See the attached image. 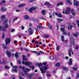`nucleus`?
<instances>
[{"instance_id": "1", "label": "nucleus", "mask_w": 79, "mask_h": 79, "mask_svg": "<svg viewBox=\"0 0 79 79\" xmlns=\"http://www.w3.org/2000/svg\"><path fill=\"white\" fill-rule=\"evenodd\" d=\"M40 69L42 73H45V70H47L48 69V64L44 66L43 68V69L42 68H40Z\"/></svg>"}, {"instance_id": "2", "label": "nucleus", "mask_w": 79, "mask_h": 79, "mask_svg": "<svg viewBox=\"0 0 79 79\" xmlns=\"http://www.w3.org/2000/svg\"><path fill=\"white\" fill-rule=\"evenodd\" d=\"M22 63L23 64H25V65H30V64H32V62L27 61H23Z\"/></svg>"}, {"instance_id": "3", "label": "nucleus", "mask_w": 79, "mask_h": 79, "mask_svg": "<svg viewBox=\"0 0 79 79\" xmlns=\"http://www.w3.org/2000/svg\"><path fill=\"white\" fill-rule=\"evenodd\" d=\"M37 7H31L29 10V12L30 13H32L33 10H36Z\"/></svg>"}, {"instance_id": "4", "label": "nucleus", "mask_w": 79, "mask_h": 79, "mask_svg": "<svg viewBox=\"0 0 79 79\" xmlns=\"http://www.w3.org/2000/svg\"><path fill=\"white\" fill-rule=\"evenodd\" d=\"M11 41V39L10 38H6L5 40V43L6 45H7V44H10V41Z\"/></svg>"}, {"instance_id": "5", "label": "nucleus", "mask_w": 79, "mask_h": 79, "mask_svg": "<svg viewBox=\"0 0 79 79\" xmlns=\"http://www.w3.org/2000/svg\"><path fill=\"white\" fill-rule=\"evenodd\" d=\"M8 23V19H6L4 23V24L5 25V27L6 28H8V24H6V23Z\"/></svg>"}, {"instance_id": "6", "label": "nucleus", "mask_w": 79, "mask_h": 79, "mask_svg": "<svg viewBox=\"0 0 79 79\" xmlns=\"http://www.w3.org/2000/svg\"><path fill=\"white\" fill-rule=\"evenodd\" d=\"M19 68H20V69H22L24 73H26L27 74V73L26 72V71L25 70V68H24V67L20 66H19Z\"/></svg>"}, {"instance_id": "7", "label": "nucleus", "mask_w": 79, "mask_h": 79, "mask_svg": "<svg viewBox=\"0 0 79 79\" xmlns=\"http://www.w3.org/2000/svg\"><path fill=\"white\" fill-rule=\"evenodd\" d=\"M70 40H71V45H74V39H73V37H72L70 38Z\"/></svg>"}, {"instance_id": "8", "label": "nucleus", "mask_w": 79, "mask_h": 79, "mask_svg": "<svg viewBox=\"0 0 79 79\" xmlns=\"http://www.w3.org/2000/svg\"><path fill=\"white\" fill-rule=\"evenodd\" d=\"M28 31L29 33V34H30V35H31V34H32L33 33V30H32V29H31V28L30 27L28 30Z\"/></svg>"}, {"instance_id": "9", "label": "nucleus", "mask_w": 79, "mask_h": 79, "mask_svg": "<svg viewBox=\"0 0 79 79\" xmlns=\"http://www.w3.org/2000/svg\"><path fill=\"white\" fill-rule=\"evenodd\" d=\"M69 53H68V55H69V56H71V52H73V50L72 49H69Z\"/></svg>"}, {"instance_id": "10", "label": "nucleus", "mask_w": 79, "mask_h": 79, "mask_svg": "<svg viewBox=\"0 0 79 79\" xmlns=\"http://www.w3.org/2000/svg\"><path fill=\"white\" fill-rule=\"evenodd\" d=\"M67 10H68L69 11H68L67 10H66L65 11V14L66 15H68V14H69V12L71 11V9H70V8L69 7H67Z\"/></svg>"}, {"instance_id": "11", "label": "nucleus", "mask_w": 79, "mask_h": 79, "mask_svg": "<svg viewBox=\"0 0 79 79\" xmlns=\"http://www.w3.org/2000/svg\"><path fill=\"white\" fill-rule=\"evenodd\" d=\"M6 54L8 56V57L10 58V56H11V53L9 51H6Z\"/></svg>"}, {"instance_id": "12", "label": "nucleus", "mask_w": 79, "mask_h": 79, "mask_svg": "<svg viewBox=\"0 0 79 79\" xmlns=\"http://www.w3.org/2000/svg\"><path fill=\"white\" fill-rule=\"evenodd\" d=\"M73 63V60L71 58H70L69 60V62L68 63L69 65H71Z\"/></svg>"}, {"instance_id": "13", "label": "nucleus", "mask_w": 79, "mask_h": 79, "mask_svg": "<svg viewBox=\"0 0 79 79\" xmlns=\"http://www.w3.org/2000/svg\"><path fill=\"white\" fill-rule=\"evenodd\" d=\"M25 4H21L18 5L17 7H18L19 8H21L25 6Z\"/></svg>"}, {"instance_id": "14", "label": "nucleus", "mask_w": 79, "mask_h": 79, "mask_svg": "<svg viewBox=\"0 0 79 79\" xmlns=\"http://www.w3.org/2000/svg\"><path fill=\"white\" fill-rule=\"evenodd\" d=\"M55 14L56 16H58V17H59V18H61L62 17L61 14H58V13H56Z\"/></svg>"}, {"instance_id": "15", "label": "nucleus", "mask_w": 79, "mask_h": 79, "mask_svg": "<svg viewBox=\"0 0 79 79\" xmlns=\"http://www.w3.org/2000/svg\"><path fill=\"white\" fill-rule=\"evenodd\" d=\"M37 28L38 29H42L43 28V27L41 25L37 26Z\"/></svg>"}, {"instance_id": "16", "label": "nucleus", "mask_w": 79, "mask_h": 79, "mask_svg": "<svg viewBox=\"0 0 79 79\" xmlns=\"http://www.w3.org/2000/svg\"><path fill=\"white\" fill-rule=\"evenodd\" d=\"M25 74H26L28 76V78H29V79H31L32 76H33V74H31L28 75V74H27H27H26V73H25Z\"/></svg>"}, {"instance_id": "17", "label": "nucleus", "mask_w": 79, "mask_h": 79, "mask_svg": "<svg viewBox=\"0 0 79 79\" xmlns=\"http://www.w3.org/2000/svg\"><path fill=\"white\" fill-rule=\"evenodd\" d=\"M26 58V56L25 55H23V60H25V61H27V59L26 58Z\"/></svg>"}, {"instance_id": "18", "label": "nucleus", "mask_w": 79, "mask_h": 79, "mask_svg": "<svg viewBox=\"0 0 79 79\" xmlns=\"http://www.w3.org/2000/svg\"><path fill=\"white\" fill-rule=\"evenodd\" d=\"M2 30L3 31H5V29L3 27H0V31Z\"/></svg>"}, {"instance_id": "19", "label": "nucleus", "mask_w": 79, "mask_h": 79, "mask_svg": "<svg viewBox=\"0 0 79 79\" xmlns=\"http://www.w3.org/2000/svg\"><path fill=\"white\" fill-rule=\"evenodd\" d=\"M6 10V8L2 7V9H1V11H5Z\"/></svg>"}, {"instance_id": "20", "label": "nucleus", "mask_w": 79, "mask_h": 79, "mask_svg": "<svg viewBox=\"0 0 79 79\" xmlns=\"http://www.w3.org/2000/svg\"><path fill=\"white\" fill-rule=\"evenodd\" d=\"M66 3H68L69 5H71L72 4V3H71V1L69 0H66Z\"/></svg>"}, {"instance_id": "21", "label": "nucleus", "mask_w": 79, "mask_h": 79, "mask_svg": "<svg viewBox=\"0 0 79 79\" xmlns=\"http://www.w3.org/2000/svg\"><path fill=\"white\" fill-rule=\"evenodd\" d=\"M24 18L26 19H29V17L27 15H25L24 16Z\"/></svg>"}, {"instance_id": "22", "label": "nucleus", "mask_w": 79, "mask_h": 79, "mask_svg": "<svg viewBox=\"0 0 79 79\" xmlns=\"http://www.w3.org/2000/svg\"><path fill=\"white\" fill-rule=\"evenodd\" d=\"M42 64L41 63L36 64V65L38 66V67H40V66H42Z\"/></svg>"}, {"instance_id": "23", "label": "nucleus", "mask_w": 79, "mask_h": 79, "mask_svg": "<svg viewBox=\"0 0 79 79\" xmlns=\"http://www.w3.org/2000/svg\"><path fill=\"white\" fill-rule=\"evenodd\" d=\"M6 61H0V64H6Z\"/></svg>"}, {"instance_id": "24", "label": "nucleus", "mask_w": 79, "mask_h": 79, "mask_svg": "<svg viewBox=\"0 0 79 79\" xmlns=\"http://www.w3.org/2000/svg\"><path fill=\"white\" fill-rule=\"evenodd\" d=\"M6 17V16L5 15H2L1 16V19H4Z\"/></svg>"}, {"instance_id": "25", "label": "nucleus", "mask_w": 79, "mask_h": 79, "mask_svg": "<svg viewBox=\"0 0 79 79\" xmlns=\"http://www.w3.org/2000/svg\"><path fill=\"white\" fill-rule=\"evenodd\" d=\"M57 20L58 22H62L63 21V20L61 19H57Z\"/></svg>"}, {"instance_id": "26", "label": "nucleus", "mask_w": 79, "mask_h": 79, "mask_svg": "<svg viewBox=\"0 0 79 79\" xmlns=\"http://www.w3.org/2000/svg\"><path fill=\"white\" fill-rule=\"evenodd\" d=\"M76 23L77 24V26H78V27H79V20H77V19L76 20Z\"/></svg>"}, {"instance_id": "27", "label": "nucleus", "mask_w": 79, "mask_h": 79, "mask_svg": "<svg viewBox=\"0 0 79 79\" xmlns=\"http://www.w3.org/2000/svg\"><path fill=\"white\" fill-rule=\"evenodd\" d=\"M72 27H73V26L71 25H69V26L68 27V29L69 30H71V29H72Z\"/></svg>"}, {"instance_id": "28", "label": "nucleus", "mask_w": 79, "mask_h": 79, "mask_svg": "<svg viewBox=\"0 0 79 79\" xmlns=\"http://www.w3.org/2000/svg\"><path fill=\"white\" fill-rule=\"evenodd\" d=\"M60 64L59 63H57L56 64V67H58V66H60Z\"/></svg>"}, {"instance_id": "29", "label": "nucleus", "mask_w": 79, "mask_h": 79, "mask_svg": "<svg viewBox=\"0 0 79 79\" xmlns=\"http://www.w3.org/2000/svg\"><path fill=\"white\" fill-rule=\"evenodd\" d=\"M4 68L6 69H9V67L7 65H6L4 66Z\"/></svg>"}, {"instance_id": "30", "label": "nucleus", "mask_w": 79, "mask_h": 79, "mask_svg": "<svg viewBox=\"0 0 79 79\" xmlns=\"http://www.w3.org/2000/svg\"><path fill=\"white\" fill-rule=\"evenodd\" d=\"M48 27L51 29H52V25H51V24H50V23H49L48 24Z\"/></svg>"}, {"instance_id": "31", "label": "nucleus", "mask_w": 79, "mask_h": 79, "mask_svg": "<svg viewBox=\"0 0 79 79\" xmlns=\"http://www.w3.org/2000/svg\"><path fill=\"white\" fill-rule=\"evenodd\" d=\"M26 69L27 70V71L28 72L29 71H31V69H28L27 68H26L25 69V71H26Z\"/></svg>"}, {"instance_id": "32", "label": "nucleus", "mask_w": 79, "mask_h": 79, "mask_svg": "<svg viewBox=\"0 0 79 79\" xmlns=\"http://www.w3.org/2000/svg\"><path fill=\"white\" fill-rule=\"evenodd\" d=\"M60 31L62 32H64L65 31V29H64V28L62 27L60 28Z\"/></svg>"}, {"instance_id": "33", "label": "nucleus", "mask_w": 79, "mask_h": 79, "mask_svg": "<svg viewBox=\"0 0 79 79\" xmlns=\"http://www.w3.org/2000/svg\"><path fill=\"white\" fill-rule=\"evenodd\" d=\"M14 71L15 72V73H16L17 72V71H18L16 69H12V72H14Z\"/></svg>"}, {"instance_id": "34", "label": "nucleus", "mask_w": 79, "mask_h": 79, "mask_svg": "<svg viewBox=\"0 0 79 79\" xmlns=\"http://www.w3.org/2000/svg\"><path fill=\"white\" fill-rule=\"evenodd\" d=\"M15 56L16 58H18L19 57V56H18V53L16 52L15 54Z\"/></svg>"}, {"instance_id": "35", "label": "nucleus", "mask_w": 79, "mask_h": 79, "mask_svg": "<svg viewBox=\"0 0 79 79\" xmlns=\"http://www.w3.org/2000/svg\"><path fill=\"white\" fill-rule=\"evenodd\" d=\"M72 13L73 15H75V11L74 10H72Z\"/></svg>"}, {"instance_id": "36", "label": "nucleus", "mask_w": 79, "mask_h": 79, "mask_svg": "<svg viewBox=\"0 0 79 79\" xmlns=\"http://www.w3.org/2000/svg\"><path fill=\"white\" fill-rule=\"evenodd\" d=\"M42 13L43 15H45V11L42 10Z\"/></svg>"}, {"instance_id": "37", "label": "nucleus", "mask_w": 79, "mask_h": 79, "mask_svg": "<svg viewBox=\"0 0 79 79\" xmlns=\"http://www.w3.org/2000/svg\"><path fill=\"white\" fill-rule=\"evenodd\" d=\"M18 19V17H15V18H14L13 19V21H16V20H17Z\"/></svg>"}, {"instance_id": "38", "label": "nucleus", "mask_w": 79, "mask_h": 79, "mask_svg": "<svg viewBox=\"0 0 79 79\" xmlns=\"http://www.w3.org/2000/svg\"><path fill=\"white\" fill-rule=\"evenodd\" d=\"M61 40L62 41V42H63V41H64V36L63 35H62L61 37Z\"/></svg>"}, {"instance_id": "39", "label": "nucleus", "mask_w": 79, "mask_h": 79, "mask_svg": "<svg viewBox=\"0 0 79 79\" xmlns=\"http://www.w3.org/2000/svg\"><path fill=\"white\" fill-rule=\"evenodd\" d=\"M60 46H58L56 47V50L57 51H58L59 50H60Z\"/></svg>"}, {"instance_id": "40", "label": "nucleus", "mask_w": 79, "mask_h": 79, "mask_svg": "<svg viewBox=\"0 0 79 79\" xmlns=\"http://www.w3.org/2000/svg\"><path fill=\"white\" fill-rule=\"evenodd\" d=\"M2 46L4 48H6V45L5 44H3Z\"/></svg>"}, {"instance_id": "41", "label": "nucleus", "mask_w": 79, "mask_h": 79, "mask_svg": "<svg viewBox=\"0 0 79 79\" xmlns=\"http://www.w3.org/2000/svg\"><path fill=\"white\" fill-rule=\"evenodd\" d=\"M50 58L51 60H54V59H55V57H54V56H51L50 57Z\"/></svg>"}, {"instance_id": "42", "label": "nucleus", "mask_w": 79, "mask_h": 79, "mask_svg": "<svg viewBox=\"0 0 79 79\" xmlns=\"http://www.w3.org/2000/svg\"><path fill=\"white\" fill-rule=\"evenodd\" d=\"M44 37H45L47 38L48 37H49V35H43Z\"/></svg>"}, {"instance_id": "43", "label": "nucleus", "mask_w": 79, "mask_h": 79, "mask_svg": "<svg viewBox=\"0 0 79 79\" xmlns=\"http://www.w3.org/2000/svg\"><path fill=\"white\" fill-rule=\"evenodd\" d=\"M73 35L75 37H77V35L76 34H73Z\"/></svg>"}, {"instance_id": "44", "label": "nucleus", "mask_w": 79, "mask_h": 79, "mask_svg": "<svg viewBox=\"0 0 79 79\" xmlns=\"http://www.w3.org/2000/svg\"><path fill=\"white\" fill-rule=\"evenodd\" d=\"M72 69H73V70H74L75 71H77V69L75 67H73L72 68Z\"/></svg>"}, {"instance_id": "45", "label": "nucleus", "mask_w": 79, "mask_h": 79, "mask_svg": "<svg viewBox=\"0 0 79 79\" xmlns=\"http://www.w3.org/2000/svg\"><path fill=\"white\" fill-rule=\"evenodd\" d=\"M63 34L64 35H67V33H66V31H64L63 32Z\"/></svg>"}, {"instance_id": "46", "label": "nucleus", "mask_w": 79, "mask_h": 79, "mask_svg": "<svg viewBox=\"0 0 79 79\" xmlns=\"http://www.w3.org/2000/svg\"><path fill=\"white\" fill-rule=\"evenodd\" d=\"M12 68L13 69H17V68H18V67L17 66H13Z\"/></svg>"}, {"instance_id": "47", "label": "nucleus", "mask_w": 79, "mask_h": 79, "mask_svg": "<svg viewBox=\"0 0 79 79\" xmlns=\"http://www.w3.org/2000/svg\"><path fill=\"white\" fill-rule=\"evenodd\" d=\"M5 34L3 33L2 34V39H4V38H5Z\"/></svg>"}, {"instance_id": "48", "label": "nucleus", "mask_w": 79, "mask_h": 79, "mask_svg": "<svg viewBox=\"0 0 79 79\" xmlns=\"http://www.w3.org/2000/svg\"><path fill=\"white\" fill-rule=\"evenodd\" d=\"M79 77V74L78 73H77L76 77L78 78Z\"/></svg>"}, {"instance_id": "49", "label": "nucleus", "mask_w": 79, "mask_h": 79, "mask_svg": "<svg viewBox=\"0 0 79 79\" xmlns=\"http://www.w3.org/2000/svg\"><path fill=\"white\" fill-rule=\"evenodd\" d=\"M15 29H12L11 30V32H15Z\"/></svg>"}, {"instance_id": "50", "label": "nucleus", "mask_w": 79, "mask_h": 79, "mask_svg": "<svg viewBox=\"0 0 79 79\" xmlns=\"http://www.w3.org/2000/svg\"><path fill=\"white\" fill-rule=\"evenodd\" d=\"M59 4H60V5H63V3L62 2H59Z\"/></svg>"}, {"instance_id": "51", "label": "nucleus", "mask_w": 79, "mask_h": 79, "mask_svg": "<svg viewBox=\"0 0 79 79\" xmlns=\"http://www.w3.org/2000/svg\"><path fill=\"white\" fill-rule=\"evenodd\" d=\"M11 78L13 79H16V78H15V76H11Z\"/></svg>"}, {"instance_id": "52", "label": "nucleus", "mask_w": 79, "mask_h": 79, "mask_svg": "<svg viewBox=\"0 0 79 79\" xmlns=\"http://www.w3.org/2000/svg\"><path fill=\"white\" fill-rule=\"evenodd\" d=\"M63 70H66V68L64 67H63Z\"/></svg>"}, {"instance_id": "53", "label": "nucleus", "mask_w": 79, "mask_h": 79, "mask_svg": "<svg viewBox=\"0 0 79 79\" xmlns=\"http://www.w3.org/2000/svg\"><path fill=\"white\" fill-rule=\"evenodd\" d=\"M79 48V46H77L76 47V50H77V49H78V48Z\"/></svg>"}, {"instance_id": "54", "label": "nucleus", "mask_w": 79, "mask_h": 79, "mask_svg": "<svg viewBox=\"0 0 79 79\" xmlns=\"http://www.w3.org/2000/svg\"><path fill=\"white\" fill-rule=\"evenodd\" d=\"M60 3H57L56 4V6H60Z\"/></svg>"}, {"instance_id": "55", "label": "nucleus", "mask_w": 79, "mask_h": 79, "mask_svg": "<svg viewBox=\"0 0 79 79\" xmlns=\"http://www.w3.org/2000/svg\"><path fill=\"white\" fill-rule=\"evenodd\" d=\"M6 2V1L5 0H2V2L3 3H5Z\"/></svg>"}, {"instance_id": "56", "label": "nucleus", "mask_w": 79, "mask_h": 79, "mask_svg": "<svg viewBox=\"0 0 79 79\" xmlns=\"http://www.w3.org/2000/svg\"><path fill=\"white\" fill-rule=\"evenodd\" d=\"M21 29H22V30H23L24 29V26H22V27H21Z\"/></svg>"}, {"instance_id": "57", "label": "nucleus", "mask_w": 79, "mask_h": 79, "mask_svg": "<svg viewBox=\"0 0 79 79\" xmlns=\"http://www.w3.org/2000/svg\"><path fill=\"white\" fill-rule=\"evenodd\" d=\"M35 42V40H32L31 41V42H32V43H34V42Z\"/></svg>"}, {"instance_id": "58", "label": "nucleus", "mask_w": 79, "mask_h": 79, "mask_svg": "<svg viewBox=\"0 0 79 79\" xmlns=\"http://www.w3.org/2000/svg\"><path fill=\"white\" fill-rule=\"evenodd\" d=\"M4 76H8V74H7V73H5L4 74Z\"/></svg>"}, {"instance_id": "59", "label": "nucleus", "mask_w": 79, "mask_h": 79, "mask_svg": "<svg viewBox=\"0 0 79 79\" xmlns=\"http://www.w3.org/2000/svg\"><path fill=\"white\" fill-rule=\"evenodd\" d=\"M40 53H41V54H44V52H43L42 51H40Z\"/></svg>"}, {"instance_id": "60", "label": "nucleus", "mask_w": 79, "mask_h": 79, "mask_svg": "<svg viewBox=\"0 0 79 79\" xmlns=\"http://www.w3.org/2000/svg\"><path fill=\"white\" fill-rule=\"evenodd\" d=\"M31 69H34V66L31 67Z\"/></svg>"}, {"instance_id": "61", "label": "nucleus", "mask_w": 79, "mask_h": 79, "mask_svg": "<svg viewBox=\"0 0 79 79\" xmlns=\"http://www.w3.org/2000/svg\"><path fill=\"white\" fill-rule=\"evenodd\" d=\"M32 52L33 53H37V51H32Z\"/></svg>"}, {"instance_id": "62", "label": "nucleus", "mask_w": 79, "mask_h": 79, "mask_svg": "<svg viewBox=\"0 0 79 79\" xmlns=\"http://www.w3.org/2000/svg\"><path fill=\"white\" fill-rule=\"evenodd\" d=\"M43 65H47V63H45V62H44L43 63Z\"/></svg>"}, {"instance_id": "63", "label": "nucleus", "mask_w": 79, "mask_h": 79, "mask_svg": "<svg viewBox=\"0 0 79 79\" xmlns=\"http://www.w3.org/2000/svg\"><path fill=\"white\" fill-rule=\"evenodd\" d=\"M40 54H41V53L40 52V53L38 52L37 54V55H38V56L40 55Z\"/></svg>"}, {"instance_id": "64", "label": "nucleus", "mask_w": 79, "mask_h": 79, "mask_svg": "<svg viewBox=\"0 0 79 79\" xmlns=\"http://www.w3.org/2000/svg\"><path fill=\"white\" fill-rule=\"evenodd\" d=\"M47 76H48V77H50L51 75H50L49 74H48L47 75Z\"/></svg>"}]
</instances>
